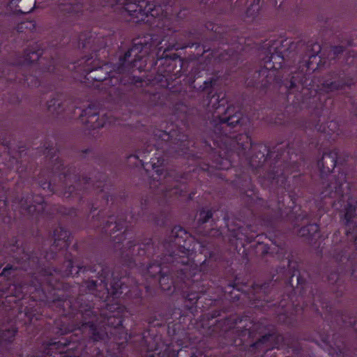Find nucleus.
<instances>
[{
  "label": "nucleus",
  "instance_id": "1",
  "mask_svg": "<svg viewBox=\"0 0 357 357\" xmlns=\"http://www.w3.org/2000/svg\"><path fill=\"white\" fill-rule=\"evenodd\" d=\"M117 4L123 6L124 15L130 16V20L134 22L144 21L145 18L150 15L152 17H157L158 15V6L145 0H115Z\"/></svg>",
  "mask_w": 357,
  "mask_h": 357
},
{
  "label": "nucleus",
  "instance_id": "2",
  "mask_svg": "<svg viewBox=\"0 0 357 357\" xmlns=\"http://www.w3.org/2000/svg\"><path fill=\"white\" fill-rule=\"evenodd\" d=\"M280 45V41H274L270 47V56L264 59V68L259 71L262 75L271 78L275 77V71L282 67L284 59L281 52L278 50Z\"/></svg>",
  "mask_w": 357,
  "mask_h": 357
},
{
  "label": "nucleus",
  "instance_id": "3",
  "mask_svg": "<svg viewBox=\"0 0 357 357\" xmlns=\"http://www.w3.org/2000/svg\"><path fill=\"white\" fill-rule=\"evenodd\" d=\"M354 201L349 203L346 208L344 215L346 220V234L347 236H351V239L356 241L357 238V222L356 220L357 215V206L354 205Z\"/></svg>",
  "mask_w": 357,
  "mask_h": 357
},
{
  "label": "nucleus",
  "instance_id": "4",
  "mask_svg": "<svg viewBox=\"0 0 357 357\" xmlns=\"http://www.w3.org/2000/svg\"><path fill=\"white\" fill-rule=\"evenodd\" d=\"M91 109H89L86 111V114L89 115V119L87 122L91 124V126L92 128H98L107 125L109 118L106 115L102 114L101 116L97 117L96 114L95 113H91Z\"/></svg>",
  "mask_w": 357,
  "mask_h": 357
},
{
  "label": "nucleus",
  "instance_id": "5",
  "mask_svg": "<svg viewBox=\"0 0 357 357\" xmlns=\"http://www.w3.org/2000/svg\"><path fill=\"white\" fill-rule=\"evenodd\" d=\"M336 153H326L323 155L321 159V165L326 172L332 171L336 165Z\"/></svg>",
  "mask_w": 357,
  "mask_h": 357
},
{
  "label": "nucleus",
  "instance_id": "6",
  "mask_svg": "<svg viewBox=\"0 0 357 357\" xmlns=\"http://www.w3.org/2000/svg\"><path fill=\"white\" fill-rule=\"evenodd\" d=\"M142 50V46L135 45H134L130 50H128L124 58V62L122 64H124V63L127 61H128L129 58L134 56V59L131 61L133 63L132 66H135V63L140 60L142 59L141 56H139L138 54L141 52Z\"/></svg>",
  "mask_w": 357,
  "mask_h": 357
},
{
  "label": "nucleus",
  "instance_id": "7",
  "mask_svg": "<svg viewBox=\"0 0 357 357\" xmlns=\"http://www.w3.org/2000/svg\"><path fill=\"white\" fill-rule=\"evenodd\" d=\"M84 72L86 73L88 75L87 79H93L96 81H102L105 79V77L100 75V74L102 73V68H96L94 70H89V68H84Z\"/></svg>",
  "mask_w": 357,
  "mask_h": 357
},
{
  "label": "nucleus",
  "instance_id": "8",
  "mask_svg": "<svg viewBox=\"0 0 357 357\" xmlns=\"http://www.w3.org/2000/svg\"><path fill=\"white\" fill-rule=\"evenodd\" d=\"M341 185L342 184L337 185L336 181L335 183L332 182V180L330 184L325 185L323 183V188H325V190L321 192V194L324 195V197L329 196L332 194L333 189L335 190V193L340 194Z\"/></svg>",
  "mask_w": 357,
  "mask_h": 357
},
{
  "label": "nucleus",
  "instance_id": "9",
  "mask_svg": "<svg viewBox=\"0 0 357 357\" xmlns=\"http://www.w3.org/2000/svg\"><path fill=\"white\" fill-rule=\"evenodd\" d=\"M40 56V53L36 50V47H31L24 52V59L27 63H32L38 60Z\"/></svg>",
  "mask_w": 357,
  "mask_h": 357
},
{
  "label": "nucleus",
  "instance_id": "10",
  "mask_svg": "<svg viewBox=\"0 0 357 357\" xmlns=\"http://www.w3.org/2000/svg\"><path fill=\"white\" fill-rule=\"evenodd\" d=\"M319 227L316 224H311L301 228L299 231V235L301 236H314L317 232Z\"/></svg>",
  "mask_w": 357,
  "mask_h": 357
},
{
  "label": "nucleus",
  "instance_id": "11",
  "mask_svg": "<svg viewBox=\"0 0 357 357\" xmlns=\"http://www.w3.org/2000/svg\"><path fill=\"white\" fill-rule=\"evenodd\" d=\"M34 202L36 203V204L27 206L26 209L28 210L29 213H34L36 212L40 213L43 211V199L40 197H36Z\"/></svg>",
  "mask_w": 357,
  "mask_h": 357
},
{
  "label": "nucleus",
  "instance_id": "12",
  "mask_svg": "<svg viewBox=\"0 0 357 357\" xmlns=\"http://www.w3.org/2000/svg\"><path fill=\"white\" fill-rule=\"evenodd\" d=\"M222 101L223 100H220V96L219 94H214L210 98V100H208V102L207 104V107H208L209 109H217L221 105L220 102Z\"/></svg>",
  "mask_w": 357,
  "mask_h": 357
},
{
  "label": "nucleus",
  "instance_id": "13",
  "mask_svg": "<svg viewBox=\"0 0 357 357\" xmlns=\"http://www.w3.org/2000/svg\"><path fill=\"white\" fill-rule=\"evenodd\" d=\"M158 163L157 164L154 160H153L151 161V165H152V167H153V169L154 170V172H155V174L156 176H155L154 174H153L152 176L154 177V179H159L160 178V176L162 174L163 172H164V168L162 167V162L158 160Z\"/></svg>",
  "mask_w": 357,
  "mask_h": 357
},
{
  "label": "nucleus",
  "instance_id": "14",
  "mask_svg": "<svg viewBox=\"0 0 357 357\" xmlns=\"http://www.w3.org/2000/svg\"><path fill=\"white\" fill-rule=\"evenodd\" d=\"M60 106V101L58 99H52L50 100V102L48 103V109L51 112H54L56 111V107Z\"/></svg>",
  "mask_w": 357,
  "mask_h": 357
},
{
  "label": "nucleus",
  "instance_id": "15",
  "mask_svg": "<svg viewBox=\"0 0 357 357\" xmlns=\"http://www.w3.org/2000/svg\"><path fill=\"white\" fill-rule=\"evenodd\" d=\"M172 234L173 235H176V238L175 239V244L176 245H180L181 244V240L180 238L178 237V236L180 234L181 235L182 234H185V231L183 229H182L181 228H177V227H175L173 230H172Z\"/></svg>",
  "mask_w": 357,
  "mask_h": 357
},
{
  "label": "nucleus",
  "instance_id": "16",
  "mask_svg": "<svg viewBox=\"0 0 357 357\" xmlns=\"http://www.w3.org/2000/svg\"><path fill=\"white\" fill-rule=\"evenodd\" d=\"M250 141V139L248 135H241L239 136V139H237V143L238 144H241L242 146H246L245 144V143L246 142L247 144H249Z\"/></svg>",
  "mask_w": 357,
  "mask_h": 357
},
{
  "label": "nucleus",
  "instance_id": "17",
  "mask_svg": "<svg viewBox=\"0 0 357 357\" xmlns=\"http://www.w3.org/2000/svg\"><path fill=\"white\" fill-rule=\"evenodd\" d=\"M212 216V213L210 211H203L200 213V219L203 222H206Z\"/></svg>",
  "mask_w": 357,
  "mask_h": 357
},
{
  "label": "nucleus",
  "instance_id": "18",
  "mask_svg": "<svg viewBox=\"0 0 357 357\" xmlns=\"http://www.w3.org/2000/svg\"><path fill=\"white\" fill-rule=\"evenodd\" d=\"M89 327H90V330L91 331L93 337L95 340H98L102 338V335H100L95 332L96 330L93 328V326H89Z\"/></svg>",
  "mask_w": 357,
  "mask_h": 357
},
{
  "label": "nucleus",
  "instance_id": "19",
  "mask_svg": "<svg viewBox=\"0 0 357 357\" xmlns=\"http://www.w3.org/2000/svg\"><path fill=\"white\" fill-rule=\"evenodd\" d=\"M175 261L177 264L181 263L182 264H186L188 262V259L184 258L183 257L179 256L178 257L175 258Z\"/></svg>",
  "mask_w": 357,
  "mask_h": 357
},
{
  "label": "nucleus",
  "instance_id": "20",
  "mask_svg": "<svg viewBox=\"0 0 357 357\" xmlns=\"http://www.w3.org/2000/svg\"><path fill=\"white\" fill-rule=\"evenodd\" d=\"M22 1V0H11L10 1L9 6H10L11 8H13V7H18L19 8V10L22 11V9H21V6L20 5H17L16 4L17 1L21 2Z\"/></svg>",
  "mask_w": 357,
  "mask_h": 357
},
{
  "label": "nucleus",
  "instance_id": "21",
  "mask_svg": "<svg viewBox=\"0 0 357 357\" xmlns=\"http://www.w3.org/2000/svg\"><path fill=\"white\" fill-rule=\"evenodd\" d=\"M231 118H229L227 119H221L220 121L224 123V124H227V125H229V124H233L234 123V121L232 122H230L231 121Z\"/></svg>",
  "mask_w": 357,
  "mask_h": 357
},
{
  "label": "nucleus",
  "instance_id": "22",
  "mask_svg": "<svg viewBox=\"0 0 357 357\" xmlns=\"http://www.w3.org/2000/svg\"><path fill=\"white\" fill-rule=\"evenodd\" d=\"M273 336L272 335H268V336H265V337H263V338L260 340L261 342H264L267 339H270V338H272Z\"/></svg>",
  "mask_w": 357,
  "mask_h": 357
},
{
  "label": "nucleus",
  "instance_id": "23",
  "mask_svg": "<svg viewBox=\"0 0 357 357\" xmlns=\"http://www.w3.org/2000/svg\"><path fill=\"white\" fill-rule=\"evenodd\" d=\"M329 89H330L331 90H333V89H337V86H336V84H335L332 83V84H331V86H329Z\"/></svg>",
  "mask_w": 357,
  "mask_h": 357
},
{
  "label": "nucleus",
  "instance_id": "24",
  "mask_svg": "<svg viewBox=\"0 0 357 357\" xmlns=\"http://www.w3.org/2000/svg\"><path fill=\"white\" fill-rule=\"evenodd\" d=\"M63 236L61 238L63 240H65V238L67 237V233L66 231L63 232L62 234Z\"/></svg>",
  "mask_w": 357,
  "mask_h": 357
},
{
  "label": "nucleus",
  "instance_id": "25",
  "mask_svg": "<svg viewBox=\"0 0 357 357\" xmlns=\"http://www.w3.org/2000/svg\"><path fill=\"white\" fill-rule=\"evenodd\" d=\"M133 156H134L135 158H139L141 156V155H140V153L139 152V153H137V155H133Z\"/></svg>",
  "mask_w": 357,
  "mask_h": 357
},
{
  "label": "nucleus",
  "instance_id": "26",
  "mask_svg": "<svg viewBox=\"0 0 357 357\" xmlns=\"http://www.w3.org/2000/svg\"><path fill=\"white\" fill-rule=\"evenodd\" d=\"M340 178H341V179H344V175L342 174L340 175Z\"/></svg>",
  "mask_w": 357,
  "mask_h": 357
},
{
  "label": "nucleus",
  "instance_id": "27",
  "mask_svg": "<svg viewBox=\"0 0 357 357\" xmlns=\"http://www.w3.org/2000/svg\"><path fill=\"white\" fill-rule=\"evenodd\" d=\"M112 225L113 226V229L116 227V224H114V225Z\"/></svg>",
  "mask_w": 357,
  "mask_h": 357
},
{
  "label": "nucleus",
  "instance_id": "28",
  "mask_svg": "<svg viewBox=\"0 0 357 357\" xmlns=\"http://www.w3.org/2000/svg\"><path fill=\"white\" fill-rule=\"evenodd\" d=\"M294 85H295V84L294 82H292L291 86L293 87Z\"/></svg>",
  "mask_w": 357,
  "mask_h": 357
},
{
  "label": "nucleus",
  "instance_id": "29",
  "mask_svg": "<svg viewBox=\"0 0 357 357\" xmlns=\"http://www.w3.org/2000/svg\"><path fill=\"white\" fill-rule=\"evenodd\" d=\"M22 206L23 207H25V206H24V203H22Z\"/></svg>",
  "mask_w": 357,
  "mask_h": 357
}]
</instances>
